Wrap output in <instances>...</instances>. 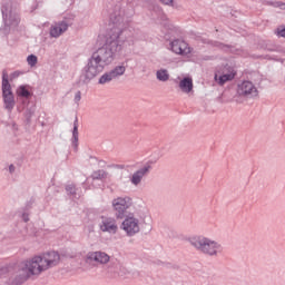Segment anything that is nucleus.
<instances>
[{
  "mask_svg": "<svg viewBox=\"0 0 285 285\" xmlns=\"http://www.w3.org/2000/svg\"><path fill=\"white\" fill-rule=\"evenodd\" d=\"M67 193H69V195H75V193H77V188L75 187V185H68L66 187Z\"/></svg>",
  "mask_w": 285,
  "mask_h": 285,
  "instance_id": "obj_23",
  "label": "nucleus"
},
{
  "mask_svg": "<svg viewBox=\"0 0 285 285\" xmlns=\"http://www.w3.org/2000/svg\"><path fill=\"white\" fill-rule=\"evenodd\" d=\"M20 75V71H14L13 73H11V79H17Z\"/></svg>",
  "mask_w": 285,
  "mask_h": 285,
  "instance_id": "obj_28",
  "label": "nucleus"
},
{
  "mask_svg": "<svg viewBox=\"0 0 285 285\" xmlns=\"http://www.w3.org/2000/svg\"><path fill=\"white\" fill-rule=\"evenodd\" d=\"M87 262H95L97 266H106L110 263V255L101 250L90 252L87 254Z\"/></svg>",
  "mask_w": 285,
  "mask_h": 285,
  "instance_id": "obj_10",
  "label": "nucleus"
},
{
  "mask_svg": "<svg viewBox=\"0 0 285 285\" xmlns=\"http://www.w3.org/2000/svg\"><path fill=\"white\" fill-rule=\"evenodd\" d=\"M148 173H150V166L149 165H145L141 168H139L138 170H136L131 177H130V181L132 186H140L141 181H144V177H146V175H148Z\"/></svg>",
  "mask_w": 285,
  "mask_h": 285,
  "instance_id": "obj_13",
  "label": "nucleus"
},
{
  "mask_svg": "<svg viewBox=\"0 0 285 285\" xmlns=\"http://www.w3.org/2000/svg\"><path fill=\"white\" fill-rule=\"evenodd\" d=\"M2 17L4 24L9 28H17V26H19V13L17 12V10H12L11 4L2 7Z\"/></svg>",
  "mask_w": 285,
  "mask_h": 285,
  "instance_id": "obj_8",
  "label": "nucleus"
},
{
  "mask_svg": "<svg viewBox=\"0 0 285 285\" xmlns=\"http://www.w3.org/2000/svg\"><path fill=\"white\" fill-rule=\"evenodd\" d=\"M235 70L230 69L228 72H223V75L219 76V73H215V81L218 86H224L227 81H233L235 79Z\"/></svg>",
  "mask_w": 285,
  "mask_h": 285,
  "instance_id": "obj_14",
  "label": "nucleus"
},
{
  "mask_svg": "<svg viewBox=\"0 0 285 285\" xmlns=\"http://www.w3.org/2000/svg\"><path fill=\"white\" fill-rule=\"evenodd\" d=\"M236 92L240 99H257L259 97V90H257V87L250 80L239 82Z\"/></svg>",
  "mask_w": 285,
  "mask_h": 285,
  "instance_id": "obj_5",
  "label": "nucleus"
},
{
  "mask_svg": "<svg viewBox=\"0 0 285 285\" xmlns=\"http://www.w3.org/2000/svg\"><path fill=\"white\" fill-rule=\"evenodd\" d=\"M164 6H173V0H159Z\"/></svg>",
  "mask_w": 285,
  "mask_h": 285,
  "instance_id": "obj_26",
  "label": "nucleus"
},
{
  "mask_svg": "<svg viewBox=\"0 0 285 285\" xmlns=\"http://www.w3.org/2000/svg\"><path fill=\"white\" fill-rule=\"evenodd\" d=\"M73 101H75V104H77V106H79V101H81V91H77L75 94Z\"/></svg>",
  "mask_w": 285,
  "mask_h": 285,
  "instance_id": "obj_25",
  "label": "nucleus"
},
{
  "mask_svg": "<svg viewBox=\"0 0 285 285\" xmlns=\"http://www.w3.org/2000/svg\"><path fill=\"white\" fill-rule=\"evenodd\" d=\"M111 207L116 219H124L128 216V210L135 208V203L130 196H120L112 199Z\"/></svg>",
  "mask_w": 285,
  "mask_h": 285,
  "instance_id": "obj_4",
  "label": "nucleus"
},
{
  "mask_svg": "<svg viewBox=\"0 0 285 285\" xmlns=\"http://www.w3.org/2000/svg\"><path fill=\"white\" fill-rule=\"evenodd\" d=\"M99 229L101 233H108V235H117L119 233V225L117 218L102 216L99 223Z\"/></svg>",
  "mask_w": 285,
  "mask_h": 285,
  "instance_id": "obj_9",
  "label": "nucleus"
},
{
  "mask_svg": "<svg viewBox=\"0 0 285 285\" xmlns=\"http://www.w3.org/2000/svg\"><path fill=\"white\" fill-rule=\"evenodd\" d=\"M179 89L181 90V92H185V95H188L190 92H193V78L190 77H185L179 81Z\"/></svg>",
  "mask_w": 285,
  "mask_h": 285,
  "instance_id": "obj_15",
  "label": "nucleus"
},
{
  "mask_svg": "<svg viewBox=\"0 0 285 285\" xmlns=\"http://www.w3.org/2000/svg\"><path fill=\"white\" fill-rule=\"evenodd\" d=\"M276 8H279L281 10H285V2H276Z\"/></svg>",
  "mask_w": 285,
  "mask_h": 285,
  "instance_id": "obj_27",
  "label": "nucleus"
},
{
  "mask_svg": "<svg viewBox=\"0 0 285 285\" xmlns=\"http://www.w3.org/2000/svg\"><path fill=\"white\" fill-rule=\"evenodd\" d=\"M22 219H23V222H30V217H29V215L28 214H22Z\"/></svg>",
  "mask_w": 285,
  "mask_h": 285,
  "instance_id": "obj_29",
  "label": "nucleus"
},
{
  "mask_svg": "<svg viewBox=\"0 0 285 285\" xmlns=\"http://www.w3.org/2000/svg\"><path fill=\"white\" fill-rule=\"evenodd\" d=\"M61 263V255L57 252H47L40 255H36L23 263L20 268L13 274L11 285L23 284L28 282L30 277H39L46 271L59 266Z\"/></svg>",
  "mask_w": 285,
  "mask_h": 285,
  "instance_id": "obj_2",
  "label": "nucleus"
},
{
  "mask_svg": "<svg viewBox=\"0 0 285 285\" xmlns=\"http://www.w3.org/2000/svg\"><path fill=\"white\" fill-rule=\"evenodd\" d=\"M16 168H14V165H10L9 166V173H14Z\"/></svg>",
  "mask_w": 285,
  "mask_h": 285,
  "instance_id": "obj_30",
  "label": "nucleus"
},
{
  "mask_svg": "<svg viewBox=\"0 0 285 285\" xmlns=\"http://www.w3.org/2000/svg\"><path fill=\"white\" fill-rule=\"evenodd\" d=\"M3 95H12V86H10V81L8 80V71H2V96Z\"/></svg>",
  "mask_w": 285,
  "mask_h": 285,
  "instance_id": "obj_16",
  "label": "nucleus"
},
{
  "mask_svg": "<svg viewBox=\"0 0 285 285\" xmlns=\"http://www.w3.org/2000/svg\"><path fill=\"white\" fill-rule=\"evenodd\" d=\"M170 50L171 52H175V55H181L183 57L190 55V47L186 41L180 39L170 42Z\"/></svg>",
  "mask_w": 285,
  "mask_h": 285,
  "instance_id": "obj_12",
  "label": "nucleus"
},
{
  "mask_svg": "<svg viewBox=\"0 0 285 285\" xmlns=\"http://www.w3.org/2000/svg\"><path fill=\"white\" fill-rule=\"evenodd\" d=\"M18 97H24L28 99V97L31 96L30 90H28L27 86H20L17 90Z\"/></svg>",
  "mask_w": 285,
  "mask_h": 285,
  "instance_id": "obj_19",
  "label": "nucleus"
},
{
  "mask_svg": "<svg viewBox=\"0 0 285 285\" xmlns=\"http://www.w3.org/2000/svg\"><path fill=\"white\" fill-rule=\"evenodd\" d=\"M120 228L124 230L127 237H135V235H138V233L141 232V223L139 222V218L135 217V215L131 214L125 216Z\"/></svg>",
  "mask_w": 285,
  "mask_h": 285,
  "instance_id": "obj_6",
  "label": "nucleus"
},
{
  "mask_svg": "<svg viewBox=\"0 0 285 285\" xmlns=\"http://www.w3.org/2000/svg\"><path fill=\"white\" fill-rule=\"evenodd\" d=\"M187 242L193 248L199 250L203 255H207V257H217V255L224 253V246L219 242L203 235L189 236Z\"/></svg>",
  "mask_w": 285,
  "mask_h": 285,
  "instance_id": "obj_3",
  "label": "nucleus"
},
{
  "mask_svg": "<svg viewBox=\"0 0 285 285\" xmlns=\"http://www.w3.org/2000/svg\"><path fill=\"white\" fill-rule=\"evenodd\" d=\"M156 79H158V81H168V79H170V73H168V70L166 69H159L156 72Z\"/></svg>",
  "mask_w": 285,
  "mask_h": 285,
  "instance_id": "obj_18",
  "label": "nucleus"
},
{
  "mask_svg": "<svg viewBox=\"0 0 285 285\" xmlns=\"http://www.w3.org/2000/svg\"><path fill=\"white\" fill-rule=\"evenodd\" d=\"M276 35H277V37H283V38H285V27H278V28L276 29Z\"/></svg>",
  "mask_w": 285,
  "mask_h": 285,
  "instance_id": "obj_24",
  "label": "nucleus"
},
{
  "mask_svg": "<svg viewBox=\"0 0 285 285\" xmlns=\"http://www.w3.org/2000/svg\"><path fill=\"white\" fill-rule=\"evenodd\" d=\"M110 21L114 27L109 31L105 43L92 52L82 70L85 79H95V77L101 75L106 67L115 61L117 53L124 50V46H132V35L126 28L124 11L118 9V11L111 13Z\"/></svg>",
  "mask_w": 285,
  "mask_h": 285,
  "instance_id": "obj_1",
  "label": "nucleus"
},
{
  "mask_svg": "<svg viewBox=\"0 0 285 285\" xmlns=\"http://www.w3.org/2000/svg\"><path fill=\"white\" fill-rule=\"evenodd\" d=\"M68 28H70V23H68L67 20L55 22L50 27L49 35L53 39H59L61 35H63L65 32H68Z\"/></svg>",
  "mask_w": 285,
  "mask_h": 285,
  "instance_id": "obj_11",
  "label": "nucleus"
},
{
  "mask_svg": "<svg viewBox=\"0 0 285 285\" xmlns=\"http://www.w3.org/2000/svg\"><path fill=\"white\" fill-rule=\"evenodd\" d=\"M72 137H73V144H77V141H79V124L77 122V120H75L73 122Z\"/></svg>",
  "mask_w": 285,
  "mask_h": 285,
  "instance_id": "obj_22",
  "label": "nucleus"
},
{
  "mask_svg": "<svg viewBox=\"0 0 285 285\" xmlns=\"http://www.w3.org/2000/svg\"><path fill=\"white\" fill-rule=\"evenodd\" d=\"M126 75V66L119 65L114 69L105 72L98 80L100 86H106V83H110V81H115V79H119V77H124Z\"/></svg>",
  "mask_w": 285,
  "mask_h": 285,
  "instance_id": "obj_7",
  "label": "nucleus"
},
{
  "mask_svg": "<svg viewBox=\"0 0 285 285\" xmlns=\"http://www.w3.org/2000/svg\"><path fill=\"white\" fill-rule=\"evenodd\" d=\"M107 177H108V173H106L104 169L94 171L91 175V179H106Z\"/></svg>",
  "mask_w": 285,
  "mask_h": 285,
  "instance_id": "obj_20",
  "label": "nucleus"
},
{
  "mask_svg": "<svg viewBox=\"0 0 285 285\" xmlns=\"http://www.w3.org/2000/svg\"><path fill=\"white\" fill-rule=\"evenodd\" d=\"M2 97L6 110H8V112H12V110H14V95L8 94Z\"/></svg>",
  "mask_w": 285,
  "mask_h": 285,
  "instance_id": "obj_17",
  "label": "nucleus"
},
{
  "mask_svg": "<svg viewBox=\"0 0 285 285\" xmlns=\"http://www.w3.org/2000/svg\"><path fill=\"white\" fill-rule=\"evenodd\" d=\"M38 61H39V58H37V56H35V55H29L27 57V63H28V66H30V68H35V66H37Z\"/></svg>",
  "mask_w": 285,
  "mask_h": 285,
  "instance_id": "obj_21",
  "label": "nucleus"
}]
</instances>
